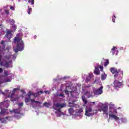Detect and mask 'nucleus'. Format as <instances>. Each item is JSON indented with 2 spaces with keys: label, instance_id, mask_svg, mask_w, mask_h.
<instances>
[{
  "label": "nucleus",
  "instance_id": "1",
  "mask_svg": "<svg viewBox=\"0 0 129 129\" xmlns=\"http://www.w3.org/2000/svg\"><path fill=\"white\" fill-rule=\"evenodd\" d=\"M14 40V51L16 53L14 55H12L11 52L5 53V52H9L11 50V47L9 46L6 49H5L6 47L5 41L2 40L0 43V65L6 67V68H12L13 67L12 60H16L18 51H23L25 47L24 41L22 40L20 34H18Z\"/></svg>",
  "mask_w": 129,
  "mask_h": 129
},
{
  "label": "nucleus",
  "instance_id": "2",
  "mask_svg": "<svg viewBox=\"0 0 129 129\" xmlns=\"http://www.w3.org/2000/svg\"><path fill=\"white\" fill-rule=\"evenodd\" d=\"M9 106H10V101L8 100L0 103V109L1 110L0 112V121H1V123H7L8 121H11L14 119L13 116L3 117L4 115H6V114L9 113V110L5 109V107L8 108Z\"/></svg>",
  "mask_w": 129,
  "mask_h": 129
},
{
  "label": "nucleus",
  "instance_id": "3",
  "mask_svg": "<svg viewBox=\"0 0 129 129\" xmlns=\"http://www.w3.org/2000/svg\"><path fill=\"white\" fill-rule=\"evenodd\" d=\"M110 71L114 75V88L116 90H118V88L122 87V76L123 75V72L121 71L120 69L117 70L115 68H111Z\"/></svg>",
  "mask_w": 129,
  "mask_h": 129
},
{
  "label": "nucleus",
  "instance_id": "4",
  "mask_svg": "<svg viewBox=\"0 0 129 129\" xmlns=\"http://www.w3.org/2000/svg\"><path fill=\"white\" fill-rule=\"evenodd\" d=\"M109 118L111 120H115L117 122L121 121L122 123H126L127 122V119L123 115H120L118 116V113L116 109L113 108L114 105L112 103L109 104Z\"/></svg>",
  "mask_w": 129,
  "mask_h": 129
},
{
  "label": "nucleus",
  "instance_id": "5",
  "mask_svg": "<svg viewBox=\"0 0 129 129\" xmlns=\"http://www.w3.org/2000/svg\"><path fill=\"white\" fill-rule=\"evenodd\" d=\"M43 92L42 91H40L36 93L32 91H30L27 94L28 98H25V102L26 104H28V102H30L31 105H32L33 107H35L38 105V104H41V102L35 101L34 99H31V96H34V97H38L40 94H43Z\"/></svg>",
  "mask_w": 129,
  "mask_h": 129
},
{
  "label": "nucleus",
  "instance_id": "6",
  "mask_svg": "<svg viewBox=\"0 0 129 129\" xmlns=\"http://www.w3.org/2000/svg\"><path fill=\"white\" fill-rule=\"evenodd\" d=\"M103 93V86L101 85L98 89H95L93 87H91V91H87L85 94L88 98L90 97H94V96H98Z\"/></svg>",
  "mask_w": 129,
  "mask_h": 129
},
{
  "label": "nucleus",
  "instance_id": "7",
  "mask_svg": "<svg viewBox=\"0 0 129 129\" xmlns=\"http://www.w3.org/2000/svg\"><path fill=\"white\" fill-rule=\"evenodd\" d=\"M66 107V104L57 103L53 106L52 108L54 110L55 113L56 114L57 117H60L61 115H64V113L61 112V108Z\"/></svg>",
  "mask_w": 129,
  "mask_h": 129
},
{
  "label": "nucleus",
  "instance_id": "8",
  "mask_svg": "<svg viewBox=\"0 0 129 129\" xmlns=\"http://www.w3.org/2000/svg\"><path fill=\"white\" fill-rule=\"evenodd\" d=\"M90 105H88L85 108V116L90 117L94 115V110L92 108V105L91 104H95V102H92L90 103Z\"/></svg>",
  "mask_w": 129,
  "mask_h": 129
},
{
  "label": "nucleus",
  "instance_id": "9",
  "mask_svg": "<svg viewBox=\"0 0 129 129\" xmlns=\"http://www.w3.org/2000/svg\"><path fill=\"white\" fill-rule=\"evenodd\" d=\"M100 105H102V106L101 108H99V111H103L104 116L108 117V107L107 106H103V104L101 103H100Z\"/></svg>",
  "mask_w": 129,
  "mask_h": 129
},
{
  "label": "nucleus",
  "instance_id": "10",
  "mask_svg": "<svg viewBox=\"0 0 129 129\" xmlns=\"http://www.w3.org/2000/svg\"><path fill=\"white\" fill-rule=\"evenodd\" d=\"M21 111H22V108H21L13 110V112L15 114V117H17V118H21V115H22Z\"/></svg>",
  "mask_w": 129,
  "mask_h": 129
},
{
  "label": "nucleus",
  "instance_id": "11",
  "mask_svg": "<svg viewBox=\"0 0 129 129\" xmlns=\"http://www.w3.org/2000/svg\"><path fill=\"white\" fill-rule=\"evenodd\" d=\"M4 13L5 14L3 13L0 15V27L2 26V22H3L4 19L7 17L6 15H9V14H10V10H5Z\"/></svg>",
  "mask_w": 129,
  "mask_h": 129
},
{
  "label": "nucleus",
  "instance_id": "12",
  "mask_svg": "<svg viewBox=\"0 0 129 129\" xmlns=\"http://www.w3.org/2000/svg\"><path fill=\"white\" fill-rule=\"evenodd\" d=\"M54 97H61V98H64L65 96H64V91L62 89L59 90L56 94H54Z\"/></svg>",
  "mask_w": 129,
  "mask_h": 129
},
{
  "label": "nucleus",
  "instance_id": "13",
  "mask_svg": "<svg viewBox=\"0 0 129 129\" xmlns=\"http://www.w3.org/2000/svg\"><path fill=\"white\" fill-rule=\"evenodd\" d=\"M93 75V74L92 73L89 74L88 76L84 75L83 76V78L85 79V82H86V83H88V82H90V80H91V78L92 77Z\"/></svg>",
  "mask_w": 129,
  "mask_h": 129
},
{
  "label": "nucleus",
  "instance_id": "14",
  "mask_svg": "<svg viewBox=\"0 0 129 129\" xmlns=\"http://www.w3.org/2000/svg\"><path fill=\"white\" fill-rule=\"evenodd\" d=\"M6 34L5 35V37L7 38L8 40H11V38H13V33H12L13 31L10 30V29H6Z\"/></svg>",
  "mask_w": 129,
  "mask_h": 129
},
{
  "label": "nucleus",
  "instance_id": "15",
  "mask_svg": "<svg viewBox=\"0 0 129 129\" xmlns=\"http://www.w3.org/2000/svg\"><path fill=\"white\" fill-rule=\"evenodd\" d=\"M70 108L68 109L69 113L71 115H73L75 113V109L73 107H75V105L73 104L72 105H70Z\"/></svg>",
  "mask_w": 129,
  "mask_h": 129
},
{
  "label": "nucleus",
  "instance_id": "16",
  "mask_svg": "<svg viewBox=\"0 0 129 129\" xmlns=\"http://www.w3.org/2000/svg\"><path fill=\"white\" fill-rule=\"evenodd\" d=\"M82 112H83V109H77L76 110V115L82 117Z\"/></svg>",
  "mask_w": 129,
  "mask_h": 129
},
{
  "label": "nucleus",
  "instance_id": "17",
  "mask_svg": "<svg viewBox=\"0 0 129 129\" xmlns=\"http://www.w3.org/2000/svg\"><path fill=\"white\" fill-rule=\"evenodd\" d=\"M111 53H112V54L116 55V56L118 54V50H117V48H116V47H113L111 50Z\"/></svg>",
  "mask_w": 129,
  "mask_h": 129
},
{
  "label": "nucleus",
  "instance_id": "18",
  "mask_svg": "<svg viewBox=\"0 0 129 129\" xmlns=\"http://www.w3.org/2000/svg\"><path fill=\"white\" fill-rule=\"evenodd\" d=\"M99 67L98 66L95 67V70L94 72V74H96V75H99L100 74V71H99Z\"/></svg>",
  "mask_w": 129,
  "mask_h": 129
},
{
  "label": "nucleus",
  "instance_id": "19",
  "mask_svg": "<svg viewBox=\"0 0 129 129\" xmlns=\"http://www.w3.org/2000/svg\"><path fill=\"white\" fill-rule=\"evenodd\" d=\"M7 23H10V25H11V26H13V25H15V23H16V21H15V20L14 19H8L7 20Z\"/></svg>",
  "mask_w": 129,
  "mask_h": 129
},
{
  "label": "nucleus",
  "instance_id": "20",
  "mask_svg": "<svg viewBox=\"0 0 129 129\" xmlns=\"http://www.w3.org/2000/svg\"><path fill=\"white\" fill-rule=\"evenodd\" d=\"M107 77V75L105 74L104 73H103L101 75V80H105V79H106Z\"/></svg>",
  "mask_w": 129,
  "mask_h": 129
},
{
  "label": "nucleus",
  "instance_id": "21",
  "mask_svg": "<svg viewBox=\"0 0 129 129\" xmlns=\"http://www.w3.org/2000/svg\"><path fill=\"white\" fill-rule=\"evenodd\" d=\"M11 31H14V32L17 30V25L16 24H13L12 25L11 27Z\"/></svg>",
  "mask_w": 129,
  "mask_h": 129
},
{
  "label": "nucleus",
  "instance_id": "22",
  "mask_svg": "<svg viewBox=\"0 0 129 129\" xmlns=\"http://www.w3.org/2000/svg\"><path fill=\"white\" fill-rule=\"evenodd\" d=\"M82 99L83 102L85 103V104H87V100H86V98H85V96H82Z\"/></svg>",
  "mask_w": 129,
  "mask_h": 129
},
{
  "label": "nucleus",
  "instance_id": "23",
  "mask_svg": "<svg viewBox=\"0 0 129 129\" xmlns=\"http://www.w3.org/2000/svg\"><path fill=\"white\" fill-rule=\"evenodd\" d=\"M10 10H12V11H15L16 10V6H10Z\"/></svg>",
  "mask_w": 129,
  "mask_h": 129
},
{
  "label": "nucleus",
  "instance_id": "24",
  "mask_svg": "<svg viewBox=\"0 0 129 129\" xmlns=\"http://www.w3.org/2000/svg\"><path fill=\"white\" fill-rule=\"evenodd\" d=\"M108 64H109V61H108V59H106V61L104 62V66L106 67Z\"/></svg>",
  "mask_w": 129,
  "mask_h": 129
},
{
  "label": "nucleus",
  "instance_id": "25",
  "mask_svg": "<svg viewBox=\"0 0 129 129\" xmlns=\"http://www.w3.org/2000/svg\"><path fill=\"white\" fill-rule=\"evenodd\" d=\"M43 105H44V106H46V107H50V104H49V103L45 102L43 104Z\"/></svg>",
  "mask_w": 129,
  "mask_h": 129
},
{
  "label": "nucleus",
  "instance_id": "26",
  "mask_svg": "<svg viewBox=\"0 0 129 129\" xmlns=\"http://www.w3.org/2000/svg\"><path fill=\"white\" fill-rule=\"evenodd\" d=\"M18 106H19V107H22V106H23L24 105V103L23 102H21L18 104Z\"/></svg>",
  "mask_w": 129,
  "mask_h": 129
},
{
  "label": "nucleus",
  "instance_id": "27",
  "mask_svg": "<svg viewBox=\"0 0 129 129\" xmlns=\"http://www.w3.org/2000/svg\"><path fill=\"white\" fill-rule=\"evenodd\" d=\"M115 15H113L112 17V22L113 23H115Z\"/></svg>",
  "mask_w": 129,
  "mask_h": 129
},
{
  "label": "nucleus",
  "instance_id": "28",
  "mask_svg": "<svg viewBox=\"0 0 129 129\" xmlns=\"http://www.w3.org/2000/svg\"><path fill=\"white\" fill-rule=\"evenodd\" d=\"M31 12H32V8H29L28 9V14L29 15H30L31 14Z\"/></svg>",
  "mask_w": 129,
  "mask_h": 129
},
{
  "label": "nucleus",
  "instance_id": "29",
  "mask_svg": "<svg viewBox=\"0 0 129 129\" xmlns=\"http://www.w3.org/2000/svg\"><path fill=\"white\" fill-rule=\"evenodd\" d=\"M64 92H65L66 94H67V95H68V94H69L70 92V93H71V91H70V92L68 91H67V90H64Z\"/></svg>",
  "mask_w": 129,
  "mask_h": 129
},
{
  "label": "nucleus",
  "instance_id": "30",
  "mask_svg": "<svg viewBox=\"0 0 129 129\" xmlns=\"http://www.w3.org/2000/svg\"><path fill=\"white\" fill-rule=\"evenodd\" d=\"M66 78H69V77L65 76V77H63L60 78V79H66Z\"/></svg>",
  "mask_w": 129,
  "mask_h": 129
},
{
  "label": "nucleus",
  "instance_id": "31",
  "mask_svg": "<svg viewBox=\"0 0 129 129\" xmlns=\"http://www.w3.org/2000/svg\"><path fill=\"white\" fill-rule=\"evenodd\" d=\"M44 92L46 93V94H50V91H45Z\"/></svg>",
  "mask_w": 129,
  "mask_h": 129
},
{
  "label": "nucleus",
  "instance_id": "32",
  "mask_svg": "<svg viewBox=\"0 0 129 129\" xmlns=\"http://www.w3.org/2000/svg\"><path fill=\"white\" fill-rule=\"evenodd\" d=\"M99 68H100L101 71H102V70H103V67L102 66H100L99 67Z\"/></svg>",
  "mask_w": 129,
  "mask_h": 129
},
{
  "label": "nucleus",
  "instance_id": "33",
  "mask_svg": "<svg viewBox=\"0 0 129 129\" xmlns=\"http://www.w3.org/2000/svg\"><path fill=\"white\" fill-rule=\"evenodd\" d=\"M3 72H4V70H3L2 68H0V74L3 73Z\"/></svg>",
  "mask_w": 129,
  "mask_h": 129
},
{
  "label": "nucleus",
  "instance_id": "34",
  "mask_svg": "<svg viewBox=\"0 0 129 129\" xmlns=\"http://www.w3.org/2000/svg\"><path fill=\"white\" fill-rule=\"evenodd\" d=\"M35 4V1L34 0H32L31 1V5H33Z\"/></svg>",
  "mask_w": 129,
  "mask_h": 129
},
{
  "label": "nucleus",
  "instance_id": "35",
  "mask_svg": "<svg viewBox=\"0 0 129 129\" xmlns=\"http://www.w3.org/2000/svg\"><path fill=\"white\" fill-rule=\"evenodd\" d=\"M21 92H22V93H23V94H26V92H25V91H24V90H21Z\"/></svg>",
  "mask_w": 129,
  "mask_h": 129
},
{
  "label": "nucleus",
  "instance_id": "36",
  "mask_svg": "<svg viewBox=\"0 0 129 129\" xmlns=\"http://www.w3.org/2000/svg\"><path fill=\"white\" fill-rule=\"evenodd\" d=\"M37 38V36L36 35H35L34 36V39H36Z\"/></svg>",
  "mask_w": 129,
  "mask_h": 129
},
{
  "label": "nucleus",
  "instance_id": "37",
  "mask_svg": "<svg viewBox=\"0 0 129 129\" xmlns=\"http://www.w3.org/2000/svg\"><path fill=\"white\" fill-rule=\"evenodd\" d=\"M54 81H57V80H58V79H54Z\"/></svg>",
  "mask_w": 129,
  "mask_h": 129
},
{
  "label": "nucleus",
  "instance_id": "38",
  "mask_svg": "<svg viewBox=\"0 0 129 129\" xmlns=\"http://www.w3.org/2000/svg\"><path fill=\"white\" fill-rule=\"evenodd\" d=\"M32 1H31V0H29L28 1V3L30 4V3H31Z\"/></svg>",
  "mask_w": 129,
  "mask_h": 129
},
{
  "label": "nucleus",
  "instance_id": "39",
  "mask_svg": "<svg viewBox=\"0 0 129 129\" xmlns=\"http://www.w3.org/2000/svg\"><path fill=\"white\" fill-rule=\"evenodd\" d=\"M17 2H18V3H20V2H21V0H17Z\"/></svg>",
  "mask_w": 129,
  "mask_h": 129
},
{
  "label": "nucleus",
  "instance_id": "40",
  "mask_svg": "<svg viewBox=\"0 0 129 129\" xmlns=\"http://www.w3.org/2000/svg\"><path fill=\"white\" fill-rule=\"evenodd\" d=\"M107 87H108V88H110V85H108Z\"/></svg>",
  "mask_w": 129,
  "mask_h": 129
},
{
  "label": "nucleus",
  "instance_id": "41",
  "mask_svg": "<svg viewBox=\"0 0 129 129\" xmlns=\"http://www.w3.org/2000/svg\"><path fill=\"white\" fill-rule=\"evenodd\" d=\"M66 88H67V85H65Z\"/></svg>",
  "mask_w": 129,
  "mask_h": 129
},
{
  "label": "nucleus",
  "instance_id": "42",
  "mask_svg": "<svg viewBox=\"0 0 129 129\" xmlns=\"http://www.w3.org/2000/svg\"><path fill=\"white\" fill-rule=\"evenodd\" d=\"M2 129H4V127H2Z\"/></svg>",
  "mask_w": 129,
  "mask_h": 129
},
{
  "label": "nucleus",
  "instance_id": "43",
  "mask_svg": "<svg viewBox=\"0 0 129 129\" xmlns=\"http://www.w3.org/2000/svg\"><path fill=\"white\" fill-rule=\"evenodd\" d=\"M25 1H27V0H25Z\"/></svg>",
  "mask_w": 129,
  "mask_h": 129
},
{
  "label": "nucleus",
  "instance_id": "44",
  "mask_svg": "<svg viewBox=\"0 0 129 129\" xmlns=\"http://www.w3.org/2000/svg\"><path fill=\"white\" fill-rule=\"evenodd\" d=\"M61 87H62V85H61Z\"/></svg>",
  "mask_w": 129,
  "mask_h": 129
},
{
  "label": "nucleus",
  "instance_id": "45",
  "mask_svg": "<svg viewBox=\"0 0 129 129\" xmlns=\"http://www.w3.org/2000/svg\"><path fill=\"white\" fill-rule=\"evenodd\" d=\"M1 34H0V35H1Z\"/></svg>",
  "mask_w": 129,
  "mask_h": 129
}]
</instances>
